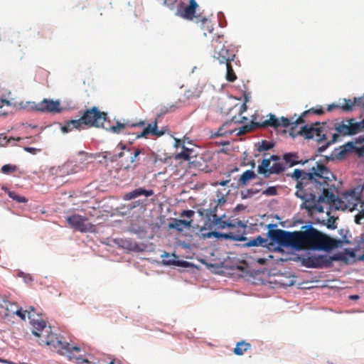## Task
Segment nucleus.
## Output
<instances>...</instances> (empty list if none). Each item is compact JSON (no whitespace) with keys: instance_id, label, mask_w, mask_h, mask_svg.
Listing matches in <instances>:
<instances>
[{"instance_id":"nucleus-44","label":"nucleus","mask_w":364,"mask_h":364,"mask_svg":"<svg viewBox=\"0 0 364 364\" xmlns=\"http://www.w3.org/2000/svg\"><path fill=\"white\" fill-rule=\"evenodd\" d=\"M14 315L19 316L23 321H26V311H23L21 307H18V309H15Z\"/></svg>"},{"instance_id":"nucleus-11","label":"nucleus","mask_w":364,"mask_h":364,"mask_svg":"<svg viewBox=\"0 0 364 364\" xmlns=\"http://www.w3.org/2000/svg\"><path fill=\"white\" fill-rule=\"evenodd\" d=\"M79 156L80 157L79 161L80 164L82 165H77V164H75L73 161H68L63 165L58 166V169L56 170V174L60 177H63L77 173L82 170L84 167L83 165L85 164V162L87 161L89 156L85 152L80 151Z\"/></svg>"},{"instance_id":"nucleus-57","label":"nucleus","mask_w":364,"mask_h":364,"mask_svg":"<svg viewBox=\"0 0 364 364\" xmlns=\"http://www.w3.org/2000/svg\"><path fill=\"white\" fill-rule=\"evenodd\" d=\"M334 223H335V221L333 220L332 222V224L328 223V227L330 228H333V229L336 228V227L335 225H333Z\"/></svg>"},{"instance_id":"nucleus-10","label":"nucleus","mask_w":364,"mask_h":364,"mask_svg":"<svg viewBox=\"0 0 364 364\" xmlns=\"http://www.w3.org/2000/svg\"><path fill=\"white\" fill-rule=\"evenodd\" d=\"M70 228L80 232H95V225L89 222L87 217L73 214L66 218Z\"/></svg>"},{"instance_id":"nucleus-37","label":"nucleus","mask_w":364,"mask_h":364,"mask_svg":"<svg viewBox=\"0 0 364 364\" xmlns=\"http://www.w3.org/2000/svg\"><path fill=\"white\" fill-rule=\"evenodd\" d=\"M21 137H10L8 138L6 136H4V134H0V146H5L9 144V143L11 141H21Z\"/></svg>"},{"instance_id":"nucleus-23","label":"nucleus","mask_w":364,"mask_h":364,"mask_svg":"<svg viewBox=\"0 0 364 364\" xmlns=\"http://www.w3.org/2000/svg\"><path fill=\"white\" fill-rule=\"evenodd\" d=\"M269 118L268 119L264 120L262 122H259V126L260 127H274L278 128L279 127V119L276 117L275 115L269 114Z\"/></svg>"},{"instance_id":"nucleus-39","label":"nucleus","mask_w":364,"mask_h":364,"mask_svg":"<svg viewBox=\"0 0 364 364\" xmlns=\"http://www.w3.org/2000/svg\"><path fill=\"white\" fill-rule=\"evenodd\" d=\"M17 167L15 165L5 164L1 167V172L4 174H10L16 171Z\"/></svg>"},{"instance_id":"nucleus-60","label":"nucleus","mask_w":364,"mask_h":364,"mask_svg":"<svg viewBox=\"0 0 364 364\" xmlns=\"http://www.w3.org/2000/svg\"><path fill=\"white\" fill-rule=\"evenodd\" d=\"M207 21V19L205 18H203V21Z\"/></svg>"},{"instance_id":"nucleus-4","label":"nucleus","mask_w":364,"mask_h":364,"mask_svg":"<svg viewBox=\"0 0 364 364\" xmlns=\"http://www.w3.org/2000/svg\"><path fill=\"white\" fill-rule=\"evenodd\" d=\"M303 231H296V250H331L338 247L340 240L331 238L322 234L312 226H304Z\"/></svg>"},{"instance_id":"nucleus-9","label":"nucleus","mask_w":364,"mask_h":364,"mask_svg":"<svg viewBox=\"0 0 364 364\" xmlns=\"http://www.w3.org/2000/svg\"><path fill=\"white\" fill-rule=\"evenodd\" d=\"M268 236L280 246L296 249V232H290L279 229L269 230Z\"/></svg>"},{"instance_id":"nucleus-58","label":"nucleus","mask_w":364,"mask_h":364,"mask_svg":"<svg viewBox=\"0 0 364 364\" xmlns=\"http://www.w3.org/2000/svg\"><path fill=\"white\" fill-rule=\"evenodd\" d=\"M1 189H2V190H4V191L6 193H8V191H9V190L6 187H5V186H3V187L1 188Z\"/></svg>"},{"instance_id":"nucleus-32","label":"nucleus","mask_w":364,"mask_h":364,"mask_svg":"<svg viewBox=\"0 0 364 364\" xmlns=\"http://www.w3.org/2000/svg\"><path fill=\"white\" fill-rule=\"evenodd\" d=\"M339 108L344 112H351L354 107V103L353 100L348 99H343V102L338 104Z\"/></svg>"},{"instance_id":"nucleus-8","label":"nucleus","mask_w":364,"mask_h":364,"mask_svg":"<svg viewBox=\"0 0 364 364\" xmlns=\"http://www.w3.org/2000/svg\"><path fill=\"white\" fill-rule=\"evenodd\" d=\"M213 46L214 47L213 58L220 64L234 60L235 57L234 50L230 48L228 46H225L220 37L213 41Z\"/></svg>"},{"instance_id":"nucleus-34","label":"nucleus","mask_w":364,"mask_h":364,"mask_svg":"<svg viewBox=\"0 0 364 364\" xmlns=\"http://www.w3.org/2000/svg\"><path fill=\"white\" fill-rule=\"evenodd\" d=\"M1 105L0 106V116H5L7 114L6 111H2L1 109L4 105H6L8 107H15V103L13 102V100H8L2 97L1 98Z\"/></svg>"},{"instance_id":"nucleus-14","label":"nucleus","mask_w":364,"mask_h":364,"mask_svg":"<svg viewBox=\"0 0 364 364\" xmlns=\"http://www.w3.org/2000/svg\"><path fill=\"white\" fill-rule=\"evenodd\" d=\"M247 109V105L245 103H243L240 105V110H239V112H240V114L239 116H234L232 117L230 122H225L222 127H220L218 130L217 131V132L215 134V136H224L227 134H232L234 130H232V129H229V130H226V127L231 123V122H234L235 124L237 123H243L245 121H246L247 119V118L246 117H242L241 114L245 112Z\"/></svg>"},{"instance_id":"nucleus-50","label":"nucleus","mask_w":364,"mask_h":364,"mask_svg":"<svg viewBox=\"0 0 364 364\" xmlns=\"http://www.w3.org/2000/svg\"><path fill=\"white\" fill-rule=\"evenodd\" d=\"M7 303V297L0 295V308L4 307V304Z\"/></svg>"},{"instance_id":"nucleus-42","label":"nucleus","mask_w":364,"mask_h":364,"mask_svg":"<svg viewBox=\"0 0 364 364\" xmlns=\"http://www.w3.org/2000/svg\"><path fill=\"white\" fill-rule=\"evenodd\" d=\"M178 2L179 1L178 0H164V4L171 10H173L175 8L177 9V4Z\"/></svg>"},{"instance_id":"nucleus-54","label":"nucleus","mask_w":364,"mask_h":364,"mask_svg":"<svg viewBox=\"0 0 364 364\" xmlns=\"http://www.w3.org/2000/svg\"><path fill=\"white\" fill-rule=\"evenodd\" d=\"M229 181H230V180H225V181H218L216 183V184L219 185V186H226L229 183Z\"/></svg>"},{"instance_id":"nucleus-33","label":"nucleus","mask_w":364,"mask_h":364,"mask_svg":"<svg viewBox=\"0 0 364 364\" xmlns=\"http://www.w3.org/2000/svg\"><path fill=\"white\" fill-rule=\"evenodd\" d=\"M182 149H183V150L180 153H178L176 154V159H183L185 161L189 160L191 158V154L192 152V150L189 149L188 148H186L184 144H183Z\"/></svg>"},{"instance_id":"nucleus-5","label":"nucleus","mask_w":364,"mask_h":364,"mask_svg":"<svg viewBox=\"0 0 364 364\" xmlns=\"http://www.w3.org/2000/svg\"><path fill=\"white\" fill-rule=\"evenodd\" d=\"M279 119V127H288L291 124L293 127L291 128L289 134L292 137H296L298 135L304 136L306 139H315L318 143L321 144V141L326 139V134L323 133L324 132L323 128L321 126L319 122H316L311 125H304L299 130H296L297 125L295 121L291 122L290 119L282 117Z\"/></svg>"},{"instance_id":"nucleus-45","label":"nucleus","mask_w":364,"mask_h":364,"mask_svg":"<svg viewBox=\"0 0 364 364\" xmlns=\"http://www.w3.org/2000/svg\"><path fill=\"white\" fill-rule=\"evenodd\" d=\"M38 34L41 35L42 38H51L50 35L52 34V32L50 31V29L43 28L41 31L38 32Z\"/></svg>"},{"instance_id":"nucleus-7","label":"nucleus","mask_w":364,"mask_h":364,"mask_svg":"<svg viewBox=\"0 0 364 364\" xmlns=\"http://www.w3.org/2000/svg\"><path fill=\"white\" fill-rule=\"evenodd\" d=\"M121 149V151L116 155V158H122L128 154L129 156L130 164L124 166L126 170L132 168L134 169L139 165V161L140 160L141 155H146V152L144 149L136 148L134 146H127L122 143H119L117 146Z\"/></svg>"},{"instance_id":"nucleus-13","label":"nucleus","mask_w":364,"mask_h":364,"mask_svg":"<svg viewBox=\"0 0 364 364\" xmlns=\"http://www.w3.org/2000/svg\"><path fill=\"white\" fill-rule=\"evenodd\" d=\"M285 167L281 162H276L270 166L269 160H262L257 167V173L269 178L272 174H280L284 172Z\"/></svg>"},{"instance_id":"nucleus-6","label":"nucleus","mask_w":364,"mask_h":364,"mask_svg":"<svg viewBox=\"0 0 364 364\" xmlns=\"http://www.w3.org/2000/svg\"><path fill=\"white\" fill-rule=\"evenodd\" d=\"M334 129L336 133L333 134L331 140L327 141V137L326 136V139L323 141V142L326 143L318 148L319 151H325L329 145L336 142L341 136H352L364 130V119L357 122L354 118H347L338 121L334 124ZM323 133L324 134L323 132ZM325 134L326 135V133Z\"/></svg>"},{"instance_id":"nucleus-26","label":"nucleus","mask_w":364,"mask_h":364,"mask_svg":"<svg viewBox=\"0 0 364 364\" xmlns=\"http://www.w3.org/2000/svg\"><path fill=\"white\" fill-rule=\"evenodd\" d=\"M268 245V240L259 235L256 238L250 239L246 243L247 247H266Z\"/></svg>"},{"instance_id":"nucleus-21","label":"nucleus","mask_w":364,"mask_h":364,"mask_svg":"<svg viewBox=\"0 0 364 364\" xmlns=\"http://www.w3.org/2000/svg\"><path fill=\"white\" fill-rule=\"evenodd\" d=\"M324 113V110L321 106H316V107H312L308 110L304 111L300 117H299L296 120V124H304L305 122L304 117H306L309 114H323Z\"/></svg>"},{"instance_id":"nucleus-29","label":"nucleus","mask_w":364,"mask_h":364,"mask_svg":"<svg viewBox=\"0 0 364 364\" xmlns=\"http://www.w3.org/2000/svg\"><path fill=\"white\" fill-rule=\"evenodd\" d=\"M231 62L230 61L228 63H225L226 65V75H225V79L228 82H234L237 79V75L232 68V66L231 65Z\"/></svg>"},{"instance_id":"nucleus-49","label":"nucleus","mask_w":364,"mask_h":364,"mask_svg":"<svg viewBox=\"0 0 364 364\" xmlns=\"http://www.w3.org/2000/svg\"><path fill=\"white\" fill-rule=\"evenodd\" d=\"M24 150L28 153H31L32 154H36L38 151V149L34 147H28L26 146L24 147Z\"/></svg>"},{"instance_id":"nucleus-27","label":"nucleus","mask_w":364,"mask_h":364,"mask_svg":"<svg viewBox=\"0 0 364 364\" xmlns=\"http://www.w3.org/2000/svg\"><path fill=\"white\" fill-rule=\"evenodd\" d=\"M251 348V344L245 341L238 342L234 348V353L237 355H242L245 352L247 351Z\"/></svg>"},{"instance_id":"nucleus-43","label":"nucleus","mask_w":364,"mask_h":364,"mask_svg":"<svg viewBox=\"0 0 364 364\" xmlns=\"http://www.w3.org/2000/svg\"><path fill=\"white\" fill-rule=\"evenodd\" d=\"M346 146H350V148H354L353 143H348ZM355 149L356 150L357 154L360 156H364V145H362L360 146H356L355 147Z\"/></svg>"},{"instance_id":"nucleus-17","label":"nucleus","mask_w":364,"mask_h":364,"mask_svg":"<svg viewBox=\"0 0 364 364\" xmlns=\"http://www.w3.org/2000/svg\"><path fill=\"white\" fill-rule=\"evenodd\" d=\"M282 159L289 167H292L297 164L304 165L305 164H310L309 168L315 163L314 160L306 159L305 161L299 160V156L296 152L286 153L283 155Z\"/></svg>"},{"instance_id":"nucleus-19","label":"nucleus","mask_w":364,"mask_h":364,"mask_svg":"<svg viewBox=\"0 0 364 364\" xmlns=\"http://www.w3.org/2000/svg\"><path fill=\"white\" fill-rule=\"evenodd\" d=\"M154 194V191L153 190H145L143 188H136L131 192L126 193L124 196V200H131L139 197L140 196H145L146 197L151 196Z\"/></svg>"},{"instance_id":"nucleus-59","label":"nucleus","mask_w":364,"mask_h":364,"mask_svg":"<svg viewBox=\"0 0 364 364\" xmlns=\"http://www.w3.org/2000/svg\"><path fill=\"white\" fill-rule=\"evenodd\" d=\"M350 298L353 299H357L358 298V295L351 296Z\"/></svg>"},{"instance_id":"nucleus-36","label":"nucleus","mask_w":364,"mask_h":364,"mask_svg":"<svg viewBox=\"0 0 364 364\" xmlns=\"http://www.w3.org/2000/svg\"><path fill=\"white\" fill-rule=\"evenodd\" d=\"M9 196L12 198L14 200H16L18 203H26L28 199L23 196L18 195L14 191H8Z\"/></svg>"},{"instance_id":"nucleus-46","label":"nucleus","mask_w":364,"mask_h":364,"mask_svg":"<svg viewBox=\"0 0 364 364\" xmlns=\"http://www.w3.org/2000/svg\"><path fill=\"white\" fill-rule=\"evenodd\" d=\"M353 102L354 103V107L355 106H358V107L363 106L364 107V97H355L354 100H353Z\"/></svg>"},{"instance_id":"nucleus-52","label":"nucleus","mask_w":364,"mask_h":364,"mask_svg":"<svg viewBox=\"0 0 364 364\" xmlns=\"http://www.w3.org/2000/svg\"><path fill=\"white\" fill-rule=\"evenodd\" d=\"M258 192H259V191L256 190V189H253V188L249 189V190H247V196L251 197L253 195L257 193Z\"/></svg>"},{"instance_id":"nucleus-55","label":"nucleus","mask_w":364,"mask_h":364,"mask_svg":"<svg viewBox=\"0 0 364 364\" xmlns=\"http://www.w3.org/2000/svg\"><path fill=\"white\" fill-rule=\"evenodd\" d=\"M334 108H339V105H335V104H331L328 106V111H331Z\"/></svg>"},{"instance_id":"nucleus-30","label":"nucleus","mask_w":364,"mask_h":364,"mask_svg":"<svg viewBox=\"0 0 364 364\" xmlns=\"http://www.w3.org/2000/svg\"><path fill=\"white\" fill-rule=\"evenodd\" d=\"M4 308L6 309L5 316H10L14 315L15 309H18V306L16 302H10L7 299V303L4 304Z\"/></svg>"},{"instance_id":"nucleus-25","label":"nucleus","mask_w":364,"mask_h":364,"mask_svg":"<svg viewBox=\"0 0 364 364\" xmlns=\"http://www.w3.org/2000/svg\"><path fill=\"white\" fill-rule=\"evenodd\" d=\"M255 128H259V122H251L250 124L243 125L238 129H235L234 131H237V135L240 136L251 132Z\"/></svg>"},{"instance_id":"nucleus-31","label":"nucleus","mask_w":364,"mask_h":364,"mask_svg":"<svg viewBox=\"0 0 364 364\" xmlns=\"http://www.w3.org/2000/svg\"><path fill=\"white\" fill-rule=\"evenodd\" d=\"M221 237H223L225 239H230L233 241H245V240H246V237L242 234H239V233L235 234L232 232L222 234Z\"/></svg>"},{"instance_id":"nucleus-24","label":"nucleus","mask_w":364,"mask_h":364,"mask_svg":"<svg viewBox=\"0 0 364 364\" xmlns=\"http://www.w3.org/2000/svg\"><path fill=\"white\" fill-rule=\"evenodd\" d=\"M182 107V102L181 100H178V102H176L174 104L167 105H161L159 110V114H158V117L164 115L170 112L175 111L176 109L180 108Z\"/></svg>"},{"instance_id":"nucleus-2","label":"nucleus","mask_w":364,"mask_h":364,"mask_svg":"<svg viewBox=\"0 0 364 364\" xmlns=\"http://www.w3.org/2000/svg\"><path fill=\"white\" fill-rule=\"evenodd\" d=\"M28 318L33 326V335L43 337L41 344L48 346L51 350L65 355L70 360L77 364L90 363L87 359L83 358L84 351L79 346L70 343L62 336L50 333V328H46V323L41 318H35V315L29 311Z\"/></svg>"},{"instance_id":"nucleus-56","label":"nucleus","mask_w":364,"mask_h":364,"mask_svg":"<svg viewBox=\"0 0 364 364\" xmlns=\"http://www.w3.org/2000/svg\"><path fill=\"white\" fill-rule=\"evenodd\" d=\"M35 308L33 306H30L29 309L28 310H26V314L28 316V312L31 311V314H34L35 315Z\"/></svg>"},{"instance_id":"nucleus-3","label":"nucleus","mask_w":364,"mask_h":364,"mask_svg":"<svg viewBox=\"0 0 364 364\" xmlns=\"http://www.w3.org/2000/svg\"><path fill=\"white\" fill-rule=\"evenodd\" d=\"M107 117L106 112L100 111L97 107H92L83 111L80 118L65 122L61 127V131L63 133H68L74 129L81 130L85 128L95 127L103 128L113 133L119 134L126 128L145 125V122L140 120L135 123L130 121L125 123L117 122L116 125L108 126L106 125Z\"/></svg>"},{"instance_id":"nucleus-51","label":"nucleus","mask_w":364,"mask_h":364,"mask_svg":"<svg viewBox=\"0 0 364 364\" xmlns=\"http://www.w3.org/2000/svg\"><path fill=\"white\" fill-rule=\"evenodd\" d=\"M183 144H184L183 141L181 140V139H175V144H174L175 147H181L182 148Z\"/></svg>"},{"instance_id":"nucleus-41","label":"nucleus","mask_w":364,"mask_h":364,"mask_svg":"<svg viewBox=\"0 0 364 364\" xmlns=\"http://www.w3.org/2000/svg\"><path fill=\"white\" fill-rule=\"evenodd\" d=\"M262 194L267 196H276L277 194V188L275 186L268 187L267 189L263 191Z\"/></svg>"},{"instance_id":"nucleus-16","label":"nucleus","mask_w":364,"mask_h":364,"mask_svg":"<svg viewBox=\"0 0 364 364\" xmlns=\"http://www.w3.org/2000/svg\"><path fill=\"white\" fill-rule=\"evenodd\" d=\"M331 262L332 258L328 255H312L307 258L308 267L314 268L328 267Z\"/></svg>"},{"instance_id":"nucleus-1","label":"nucleus","mask_w":364,"mask_h":364,"mask_svg":"<svg viewBox=\"0 0 364 364\" xmlns=\"http://www.w3.org/2000/svg\"><path fill=\"white\" fill-rule=\"evenodd\" d=\"M288 176L296 181L295 195L303 200L301 208L306 209L309 215L323 212L319 203L331 205L336 201L331 191L334 185H330L334 176L323 163H314L307 171L296 168Z\"/></svg>"},{"instance_id":"nucleus-35","label":"nucleus","mask_w":364,"mask_h":364,"mask_svg":"<svg viewBox=\"0 0 364 364\" xmlns=\"http://www.w3.org/2000/svg\"><path fill=\"white\" fill-rule=\"evenodd\" d=\"M360 203V210L355 216V223L357 224H361L360 220L364 218V202L361 201L360 198L357 199Z\"/></svg>"},{"instance_id":"nucleus-12","label":"nucleus","mask_w":364,"mask_h":364,"mask_svg":"<svg viewBox=\"0 0 364 364\" xmlns=\"http://www.w3.org/2000/svg\"><path fill=\"white\" fill-rule=\"evenodd\" d=\"M198 8V4L196 0H189L188 5H186L183 1H180L177 4L176 15L184 19L192 21L195 17H196L195 14Z\"/></svg>"},{"instance_id":"nucleus-40","label":"nucleus","mask_w":364,"mask_h":364,"mask_svg":"<svg viewBox=\"0 0 364 364\" xmlns=\"http://www.w3.org/2000/svg\"><path fill=\"white\" fill-rule=\"evenodd\" d=\"M274 146V144L272 142L267 141L266 140L262 141L261 144L259 145L258 150L259 151H267L271 149Z\"/></svg>"},{"instance_id":"nucleus-48","label":"nucleus","mask_w":364,"mask_h":364,"mask_svg":"<svg viewBox=\"0 0 364 364\" xmlns=\"http://www.w3.org/2000/svg\"><path fill=\"white\" fill-rule=\"evenodd\" d=\"M281 159V157L278 155H272L270 156L269 158L268 159H264L263 160H269V164H271V161H276V162H279Z\"/></svg>"},{"instance_id":"nucleus-18","label":"nucleus","mask_w":364,"mask_h":364,"mask_svg":"<svg viewBox=\"0 0 364 364\" xmlns=\"http://www.w3.org/2000/svg\"><path fill=\"white\" fill-rule=\"evenodd\" d=\"M150 134L157 137L161 136L165 134L164 130H158L156 119L153 124H148V125L143 129L142 132L136 134V138H147Z\"/></svg>"},{"instance_id":"nucleus-20","label":"nucleus","mask_w":364,"mask_h":364,"mask_svg":"<svg viewBox=\"0 0 364 364\" xmlns=\"http://www.w3.org/2000/svg\"><path fill=\"white\" fill-rule=\"evenodd\" d=\"M191 223L192 220L174 219L172 223L168 224V228L170 229H176L178 232H182L184 229L191 228Z\"/></svg>"},{"instance_id":"nucleus-47","label":"nucleus","mask_w":364,"mask_h":364,"mask_svg":"<svg viewBox=\"0 0 364 364\" xmlns=\"http://www.w3.org/2000/svg\"><path fill=\"white\" fill-rule=\"evenodd\" d=\"M195 214V212L192 210H183L181 214V217H186V218H191Z\"/></svg>"},{"instance_id":"nucleus-28","label":"nucleus","mask_w":364,"mask_h":364,"mask_svg":"<svg viewBox=\"0 0 364 364\" xmlns=\"http://www.w3.org/2000/svg\"><path fill=\"white\" fill-rule=\"evenodd\" d=\"M256 177V174L252 170H247L245 171L238 179V185L244 186L248 181L253 179Z\"/></svg>"},{"instance_id":"nucleus-22","label":"nucleus","mask_w":364,"mask_h":364,"mask_svg":"<svg viewBox=\"0 0 364 364\" xmlns=\"http://www.w3.org/2000/svg\"><path fill=\"white\" fill-rule=\"evenodd\" d=\"M201 92H202L201 90L198 89V87H192V88L187 90L184 92L183 98L179 99L181 100L182 107L185 105V103L187 100L199 97Z\"/></svg>"},{"instance_id":"nucleus-53","label":"nucleus","mask_w":364,"mask_h":364,"mask_svg":"<svg viewBox=\"0 0 364 364\" xmlns=\"http://www.w3.org/2000/svg\"><path fill=\"white\" fill-rule=\"evenodd\" d=\"M220 227H221L222 228H225V227H232V228H233V227H235V225H232V224H231V223H227V222L223 221V222H222V223H220Z\"/></svg>"},{"instance_id":"nucleus-15","label":"nucleus","mask_w":364,"mask_h":364,"mask_svg":"<svg viewBox=\"0 0 364 364\" xmlns=\"http://www.w3.org/2000/svg\"><path fill=\"white\" fill-rule=\"evenodd\" d=\"M36 110L41 112H60V103L58 100L54 101L53 100L43 99L36 105Z\"/></svg>"},{"instance_id":"nucleus-38","label":"nucleus","mask_w":364,"mask_h":364,"mask_svg":"<svg viewBox=\"0 0 364 364\" xmlns=\"http://www.w3.org/2000/svg\"><path fill=\"white\" fill-rule=\"evenodd\" d=\"M165 264H173L179 267H186L189 265V263L186 261H178L175 259H171L170 260H164Z\"/></svg>"}]
</instances>
